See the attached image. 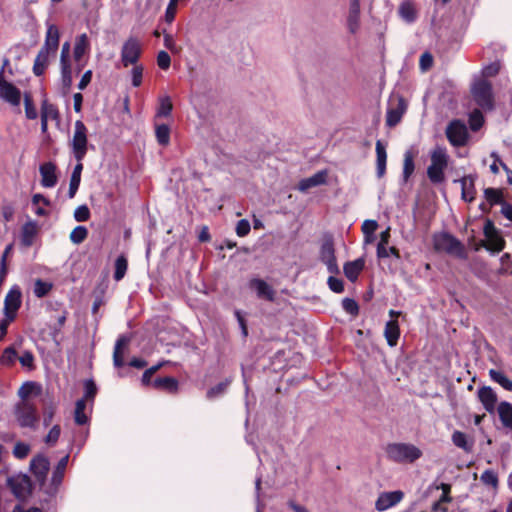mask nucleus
Returning a JSON list of instances; mask_svg holds the SVG:
<instances>
[{
  "label": "nucleus",
  "mask_w": 512,
  "mask_h": 512,
  "mask_svg": "<svg viewBox=\"0 0 512 512\" xmlns=\"http://www.w3.org/2000/svg\"><path fill=\"white\" fill-rule=\"evenodd\" d=\"M386 457L395 463H413L422 456V451L411 443H389L385 447Z\"/></svg>",
  "instance_id": "1"
},
{
  "label": "nucleus",
  "mask_w": 512,
  "mask_h": 512,
  "mask_svg": "<svg viewBox=\"0 0 512 512\" xmlns=\"http://www.w3.org/2000/svg\"><path fill=\"white\" fill-rule=\"evenodd\" d=\"M448 166V155L443 147H436L431 152V164L427 168V176L434 184L442 183L445 179L444 170Z\"/></svg>",
  "instance_id": "2"
},
{
  "label": "nucleus",
  "mask_w": 512,
  "mask_h": 512,
  "mask_svg": "<svg viewBox=\"0 0 512 512\" xmlns=\"http://www.w3.org/2000/svg\"><path fill=\"white\" fill-rule=\"evenodd\" d=\"M434 249L438 252H445L460 258L465 257L463 244L449 233L443 232L433 236Z\"/></svg>",
  "instance_id": "3"
},
{
  "label": "nucleus",
  "mask_w": 512,
  "mask_h": 512,
  "mask_svg": "<svg viewBox=\"0 0 512 512\" xmlns=\"http://www.w3.org/2000/svg\"><path fill=\"white\" fill-rule=\"evenodd\" d=\"M88 130L81 120H77L74 125V133L71 140L73 155L77 162H82L87 153Z\"/></svg>",
  "instance_id": "4"
},
{
  "label": "nucleus",
  "mask_w": 512,
  "mask_h": 512,
  "mask_svg": "<svg viewBox=\"0 0 512 512\" xmlns=\"http://www.w3.org/2000/svg\"><path fill=\"white\" fill-rule=\"evenodd\" d=\"M471 93L476 104L483 110L494 108L492 85L488 81L479 80L475 82L471 88Z\"/></svg>",
  "instance_id": "5"
},
{
  "label": "nucleus",
  "mask_w": 512,
  "mask_h": 512,
  "mask_svg": "<svg viewBox=\"0 0 512 512\" xmlns=\"http://www.w3.org/2000/svg\"><path fill=\"white\" fill-rule=\"evenodd\" d=\"M142 52L140 41L135 37H129L121 49V62L124 67L136 65Z\"/></svg>",
  "instance_id": "6"
},
{
  "label": "nucleus",
  "mask_w": 512,
  "mask_h": 512,
  "mask_svg": "<svg viewBox=\"0 0 512 512\" xmlns=\"http://www.w3.org/2000/svg\"><path fill=\"white\" fill-rule=\"evenodd\" d=\"M16 418L20 426L33 428L38 422L36 407L28 401L17 405Z\"/></svg>",
  "instance_id": "7"
},
{
  "label": "nucleus",
  "mask_w": 512,
  "mask_h": 512,
  "mask_svg": "<svg viewBox=\"0 0 512 512\" xmlns=\"http://www.w3.org/2000/svg\"><path fill=\"white\" fill-rule=\"evenodd\" d=\"M446 136L453 146H463L468 138L467 128L461 121L454 120L447 126Z\"/></svg>",
  "instance_id": "8"
},
{
  "label": "nucleus",
  "mask_w": 512,
  "mask_h": 512,
  "mask_svg": "<svg viewBox=\"0 0 512 512\" xmlns=\"http://www.w3.org/2000/svg\"><path fill=\"white\" fill-rule=\"evenodd\" d=\"M3 69L0 70V98L12 106H19L21 102V92L12 83L6 81L3 75Z\"/></svg>",
  "instance_id": "9"
},
{
  "label": "nucleus",
  "mask_w": 512,
  "mask_h": 512,
  "mask_svg": "<svg viewBox=\"0 0 512 512\" xmlns=\"http://www.w3.org/2000/svg\"><path fill=\"white\" fill-rule=\"evenodd\" d=\"M320 259L327 266L329 273L337 274L339 272L332 240L328 239L322 243Z\"/></svg>",
  "instance_id": "10"
},
{
  "label": "nucleus",
  "mask_w": 512,
  "mask_h": 512,
  "mask_svg": "<svg viewBox=\"0 0 512 512\" xmlns=\"http://www.w3.org/2000/svg\"><path fill=\"white\" fill-rule=\"evenodd\" d=\"M7 484L15 497L24 499L30 493V479L26 475H18L8 478Z\"/></svg>",
  "instance_id": "11"
},
{
  "label": "nucleus",
  "mask_w": 512,
  "mask_h": 512,
  "mask_svg": "<svg viewBox=\"0 0 512 512\" xmlns=\"http://www.w3.org/2000/svg\"><path fill=\"white\" fill-rule=\"evenodd\" d=\"M21 306V292L19 288H12L7 293L4 300V314L10 320H14L17 310Z\"/></svg>",
  "instance_id": "12"
},
{
  "label": "nucleus",
  "mask_w": 512,
  "mask_h": 512,
  "mask_svg": "<svg viewBox=\"0 0 512 512\" xmlns=\"http://www.w3.org/2000/svg\"><path fill=\"white\" fill-rule=\"evenodd\" d=\"M30 468L36 480L40 483V485H43L50 468L48 458L43 455H37L31 460Z\"/></svg>",
  "instance_id": "13"
},
{
  "label": "nucleus",
  "mask_w": 512,
  "mask_h": 512,
  "mask_svg": "<svg viewBox=\"0 0 512 512\" xmlns=\"http://www.w3.org/2000/svg\"><path fill=\"white\" fill-rule=\"evenodd\" d=\"M68 460H69V456L68 455H65L64 457H62L59 460V462H58L57 466L55 467V469L53 471V474H52L51 485L46 490L47 494L53 496V495H55L57 493L58 488H59V486L62 483L64 474H65V470H66V467H67V464H68Z\"/></svg>",
  "instance_id": "14"
},
{
  "label": "nucleus",
  "mask_w": 512,
  "mask_h": 512,
  "mask_svg": "<svg viewBox=\"0 0 512 512\" xmlns=\"http://www.w3.org/2000/svg\"><path fill=\"white\" fill-rule=\"evenodd\" d=\"M477 398L488 413L495 412L498 397L490 386L480 387L477 391Z\"/></svg>",
  "instance_id": "15"
},
{
  "label": "nucleus",
  "mask_w": 512,
  "mask_h": 512,
  "mask_svg": "<svg viewBox=\"0 0 512 512\" xmlns=\"http://www.w3.org/2000/svg\"><path fill=\"white\" fill-rule=\"evenodd\" d=\"M249 288L256 292V295L260 299H264L270 302L275 300V290L266 281L253 278L249 281Z\"/></svg>",
  "instance_id": "16"
},
{
  "label": "nucleus",
  "mask_w": 512,
  "mask_h": 512,
  "mask_svg": "<svg viewBox=\"0 0 512 512\" xmlns=\"http://www.w3.org/2000/svg\"><path fill=\"white\" fill-rule=\"evenodd\" d=\"M403 492L400 490L392 492H383L379 495L375 507L378 511H385L396 505L403 499Z\"/></svg>",
  "instance_id": "17"
},
{
  "label": "nucleus",
  "mask_w": 512,
  "mask_h": 512,
  "mask_svg": "<svg viewBox=\"0 0 512 512\" xmlns=\"http://www.w3.org/2000/svg\"><path fill=\"white\" fill-rule=\"evenodd\" d=\"M407 109V104L403 97H397V104L395 107H390L387 110L386 115V125L389 127L396 126L402 119L405 111Z\"/></svg>",
  "instance_id": "18"
},
{
  "label": "nucleus",
  "mask_w": 512,
  "mask_h": 512,
  "mask_svg": "<svg viewBox=\"0 0 512 512\" xmlns=\"http://www.w3.org/2000/svg\"><path fill=\"white\" fill-rule=\"evenodd\" d=\"M328 173L326 170H321L312 175L311 177L302 179L297 186L300 192H307L309 189L323 185L327 181Z\"/></svg>",
  "instance_id": "19"
},
{
  "label": "nucleus",
  "mask_w": 512,
  "mask_h": 512,
  "mask_svg": "<svg viewBox=\"0 0 512 512\" xmlns=\"http://www.w3.org/2000/svg\"><path fill=\"white\" fill-rule=\"evenodd\" d=\"M39 171L43 187L52 188L57 184L56 166L52 162L42 164Z\"/></svg>",
  "instance_id": "20"
},
{
  "label": "nucleus",
  "mask_w": 512,
  "mask_h": 512,
  "mask_svg": "<svg viewBox=\"0 0 512 512\" xmlns=\"http://www.w3.org/2000/svg\"><path fill=\"white\" fill-rule=\"evenodd\" d=\"M348 30L352 34H356L360 27V1L351 0L349 7V15L347 18Z\"/></svg>",
  "instance_id": "21"
},
{
  "label": "nucleus",
  "mask_w": 512,
  "mask_h": 512,
  "mask_svg": "<svg viewBox=\"0 0 512 512\" xmlns=\"http://www.w3.org/2000/svg\"><path fill=\"white\" fill-rule=\"evenodd\" d=\"M130 337L122 335L115 344L113 352V363L115 367H122L124 365V355L130 343Z\"/></svg>",
  "instance_id": "22"
},
{
  "label": "nucleus",
  "mask_w": 512,
  "mask_h": 512,
  "mask_svg": "<svg viewBox=\"0 0 512 512\" xmlns=\"http://www.w3.org/2000/svg\"><path fill=\"white\" fill-rule=\"evenodd\" d=\"M461 183V197L466 202H472L475 198V178L472 175L464 176L459 180Z\"/></svg>",
  "instance_id": "23"
},
{
  "label": "nucleus",
  "mask_w": 512,
  "mask_h": 512,
  "mask_svg": "<svg viewBox=\"0 0 512 512\" xmlns=\"http://www.w3.org/2000/svg\"><path fill=\"white\" fill-rule=\"evenodd\" d=\"M59 46V30L57 26L50 24L47 28L44 45L41 48H46V51L55 53Z\"/></svg>",
  "instance_id": "24"
},
{
  "label": "nucleus",
  "mask_w": 512,
  "mask_h": 512,
  "mask_svg": "<svg viewBox=\"0 0 512 512\" xmlns=\"http://www.w3.org/2000/svg\"><path fill=\"white\" fill-rule=\"evenodd\" d=\"M375 150L377 176L379 178H382L386 171L387 153L386 148L381 140L376 141Z\"/></svg>",
  "instance_id": "25"
},
{
  "label": "nucleus",
  "mask_w": 512,
  "mask_h": 512,
  "mask_svg": "<svg viewBox=\"0 0 512 512\" xmlns=\"http://www.w3.org/2000/svg\"><path fill=\"white\" fill-rule=\"evenodd\" d=\"M497 412L503 427L512 432V404L507 401L500 402Z\"/></svg>",
  "instance_id": "26"
},
{
  "label": "nucleus",
  "mask_w": 512,
  "mask_h": 512,
  "mask_svg": "<svg viewBox=\"0 0 512 512\" xmlns=\"http://www.w3.org/2000/svg\"><path fill=\"white\" fill-rule=\"evenodd\" d=\"M364 265L365 261L363 258H358L354 261L345 263L343 267L345 276L350 281L354 282L358 278L360 272L363 270Z\"/></svg>",
  "instance_id": "27"
},
{
  "label": "nucleus",
  "mask_w": 512,
  "mask_h": 512,
  "mask_svg": "<svg viewBox=\"0 0 512 512\" xmlns=\"http://www.w3.org/2000/svg\"><path fill=\"white\" fill-rule=\"evenodd\" d=\"M38 226L35 221L26 222L21 231V242L24 246L29 247L33 244L34 238L37 234Z\"/></svg>",
  "instance_id": "28"
},
{
  "label": "nucleus",
  "mask_w": 512,
  "mask_h": 512,
  "mask_svg": "<svg viewBox=\"0 0 512 512\" xmlns=\"http://www.w3.org/2000/svg\"><path fill=\"white\" fill-rule=\"evenodd\" d=\"M384 335H385V338H386L389 346H391V347L396 346L398 339H399V335H400V330H399V325H398L397 320L392 319L386 323Z\"/></svg>",
  "instance_id": "29"
},
{
  "label": "nucleus",
  "mask_w": 512,
  "mask_h": 512,
  "mask_svg": "<svg viewBox=\"0 0 512 512\" xmlns=\"http://www.w3.org/2000/svg\"><path fill=\"white\" fill-rule=\"evenodd\" d=\"M50 52L46 48H41L34 60L33 72L36 76L44 74L49 63Z\"/></svg>",
  "instance_id": "30"
},
{
  "label": "nucleus",
  "mask_w": 512,
  "mask_h": 512,
  "mask_svg": "<svg viewBox=\"0 0 512 512\" xmlns=\"http://www.w3.org/2000/svg\"><path fill=\"white\" fill-rule=\"evenodd\" d=\"M152 385L156 389L169 393H176L178 390V381L174 377L157 378L152 382Z\"/></svg>",
  "instance_id": "31"
},
{
  "label": "nucleus",
  "mask_w": 512,
  "mask_h": 512,
  "mask_svg": "<svg viewBox=\"0 0 512 512\" xmlns=\"http://www.w3.org/2000/svg\"><path fill=\"white\" fill-rule=\"evenodd\" d=\"M83 170L82 162H78L71 174L70 177V183H69V191L68 196L69 198H73L79 188L80 182H81V173Z\"/></svg>",
  "instance_id": "32"
},
{
  "label": "nucleus",
  "mask_w": 512,
  "mask_h": 512,
  "mask_svg": "<svg viewBox=\"0 0 512 512\" xmlns=\"http://www.w3.org/2000/svg\"><path fill=\"white\" fill-rule=\"evenodd\" d=\"M489 376L492 379V381L499 384L505 390L512 391V380L509 379L504 372L500 370L490 369Z\"/></svg>",
  "instance_id": "33"
},
{
  "label": "nucleus",
  "mask_w": 512,
  "mask_h": 512,
  "mask_svg": "<svg viewBox=\"0 0 512 512\" xmlns=\"http://www.w3.org/2000/svg\"><path fill=\"white\" fill-rule=\"evenodd\" d=\"M400 16L408 23L414 22L416 19V10L411 1H403L399 6Z\"/></svg>",
  "instance_id": "34"
},
{
  "label": "nucleus",
  "mask_w": 512,
  "mask_h": 512,
  "mask_svg": "<svg viewBox=\"0 0 512 512\" xmlns=\"http://www.w3.org/2000/svg\"><path fill=\"white\" fill-rule=\"evenodd\" d=\"M453 444L463 449L465 452H471L473 449V442H469L465 433L461 431H454L452 434Z\"/></svg>",
  "instance_id": "35"
},
{
  "label": "nucleus",
  "mask_w": 512,
  "mask_h": 512,
  "mask_svg": "<svg viewBox=\"0 0 512 512\" xmlns=\"http://www.w3.org/2000/svg\"><path fill=\"white\" fill-rule=\"evenodd\" d=\"M89 49V41L88 37L85 33L79 35L76 38L75 46H74V58L75 60H80L81 57L86 53Z\"/></svg>",
  "instance_id": "36"
},
{
  "label": "nucleus",
  "mask_w": 512,
  "mask_h": 512,
  "mask_svg": "<svg viewBox=\"0 0 512 512\" xmlns=\"http://www.w3.org/2000/svg\"><path fill=\"white\" fill-rule=\"evenodd\" d=\"M41 118H48L52 120L59 118L57 107L49 103L47 99H44L41 103Z\"/></svg>",
  "instance_id": "37"
},
{
  "label": "nucleus",
  "mask_w": 512,
  "mask_h": 512,
  "mask_svg": "<svg viewBox=\"0 0 512 512\" xmlns=\"http://www.w3.org/2000/svg\"><path fill=\"white\" fill-rule=\"evenodd\" d=\"M173 109V105L169 96H162L159 98V105L156 117H168Z\"/></svg>",
  "instance_id": "38"
},
{
  "label": "nucleus",
  "mask_w": 512,
  "mask_h": 512,
  "mask_svg": "<svg viewBox=\"0 0 512 512\" xmlns=\"http://www.w3.org/2000/svg\"><path fill=\"white\" fill-rule=\"evenodd\" d=\"M86 408L85 399H79L75 405L74 412V420L78 425H84L88 422V417L86 416L84 410Z\"/></svg>",
  "instance_id": "39"
},
{
  "label": "nucleus",
  "mask_w": 512,
  "mask_h": 512,
  "mask_svg": "<svg viewBox=\"0 0 512 512\" xmlns=\"http://www.w3.org/2000/svg\"><path fill=\"white\" fill-rule=\"evenodd\" d=\"M390 239V228H387L385 231L380 234V241L377 245V256L378 258H386L387 254V245Z\"/></svg>",
  "instance_id": "40"
},
{
  "label": "nucleus",
  "mask_w": 512,
  "mask_h": 512,
  "mask_svg": "<svg viewBox=\"0 0 512 512\" xmlns=\"http://www.w3.org/2000/svg\"><path fill=\"white\" fill-rule=\"evenodd\" d=\"M61 80L64 93H67L72 85V71L69 63H61Z\"/></svg>",
  "instance_id": "41"
},
{
  "label": "nucleus",
  "mask_w": 512,
  "mask_h": 512,
  "mask_svg": "<svg viewBox=\"0 0 512 512\" xmlns=\"http://www.w3.org/2000/svg\"><path fill=\"white\" fill-rule=\"evenodd\" d=\"M157 141L160 145L166 146L170 141V128L166 124L157 125L155 129Z\"/></svg>",
  "instance_id": "42"
},
{
  "label": "nucleus",
  "mask_w": 512,
  "mask_h": 512,
  "mask_svg": "<svg viewBox=\"0 0 512 512\" xmlns=\"http://www.w3.org/2000/svg\"><path fill=\"white\" fill-rule=\"evenodd\" d=\"M128 267V262L125 256L121 255L119 256L115 261V272H114V279L116 281H120L124 278L126 271Z\"/></svg>",
  "instance_id": "43"
},
{
  "label": "nucleus",
  "mask_w": 512,
  "mask_h": 512,
  "mask_svg": "<svg viewBox=\"0 0 512 512\" xmlns=\"http://www.w3.org/2000/svg\"><path fill=\"white\" fill-rule=\"evenodd\" d=\"M414 159L413 155L410 151L405 152L404 154V162H403V179L407 181L409 177L414 172Z\"/></svg>",
  "instance_id": "44"
},
{
  "label": "nucleus",
  "mask_w": 512,
  "mask_h": 512,
  "mask_svg": "<svg viewBox=\"0 0 512 512\" xmlns=\"http://www.w3.org/2000/svg\"><path fill=\"white\" fill-rule=\"evenodd\" d=\"M229 384H230V380H225L223 382L218 383L217 385H215L214 387H211L207 391L206 397L209 400H212V399H215V398L223 395L225 393L226 389L228 388Z\"/></svg>",
  "instance_id": "45"
},
{
  "label": "nucleus",
  "mask_w": 512,
  "mask_h": 512,
  "mask_svg": "<svg viewBox=\"0 0 512 512\" xmlns=\"http://www.w3.org/2000/svg\"><path fill=\"white\" fill-rule=\"evenodd\" d=\"M24 106H25V115L28 119L34 120L37 118L38 113L36 107L33 103V99L30 93L24 94Z\"/></svg>",
  "instance_id": "46"
},
{
  "label": "nucleus",
  "mask_w": 512,
  "mask_h": 512,
  "mask_svg": "<svg viewBox=\"0 0 512 512\" xmlns=\"http://www.w3.org/2000/svg\"><path fill=\"white\" fill-rule=\"evenodd\" d=\"M88 236V230L85 226H77L70 233V240L74 244L82 243Z\"/></svg>",
  "instance_id": "47"
},
{
  "label": "nucleus",
  "mask_w": 512,
  "mask_h": 512,
  "mask_svg": "<svg viewBox=\"0 0 512 512\" xmlns=\"http://www.w3.org/2000/svg\"><path fill=\"white\" fill-rule=\"evenodd\" d=\"M488 245L487 249L492 250L494 252H500L505 247V241L504 239L499 235V233L487 237Z\"/></svg>",
  "instance_id": "48"
},
{
  "label": "nucleus",
  "mask_w": 512,
  "mask_h": 512,
  "mask_svg": "<svg viewBox=\"0 0 512 512\" xmlns=\"http://www.w3.org/2000/svg\"><path fill=\"white\" fill-rule=\"evenodd\" d=\"M484 122V117L479 109L473 110L469 115V125L471 130H479Z\"/></svg>",
  "instance_id": "49"
},
{
  "label": "nucleus",
  "mask_w": 512,
  "mask_h": 512,
  "mask_svg": "<svg viewBox=\"0 0 512 512\" xmlns=\"http://www.w3.org/2000/svg\"><path fill=\"white\" fill-rule=\"evenodd\" d=\"M52 287L51 283L37 279L34 284V294L38 298H42L51 291Z\"/></svg>",
  "instance_id": "50"
},
{
  "label": "nucleus",
  "mask_w": 512,
  "mask_h": 512,
  "mask_svg": "<svg viewBox=\"0 0 512 512\" xmlns=\"http://www.w3.org/2000/svg\"><path fill=\"white\" fill-rule=\"evenodd\" d=\"M17 359V352L13 347H7L4 349L1 357L0 363L5 366H11L15 363Z\"/></svg>",
  "instance_id": "51"
},
{
  "label": "nucleus",
  "mask_w": 512,
  "mask_h": 512,
  "mask_svg": "<svg viewBox=\"0 0 512 512\" xmlns=\"http://www.w3.org/2000/svg\"><path fill=\"white\" fill-rule=\"evenodd\" d=\"M484 196L486 198V200L491 204V205H494V204H502L503 201H502V192L501 190L499 189H495V188H486L484 190Z\"/></svg>",
  "instance_id": "52"
},
{
  "label": "nucleus",
  "mask_w": 512,
  "mask_h": 512,
  "mask_svg": "<svg viewBox=\"0 0 512 512\" xmlns=\"http://www.w3.org/2000/svg\"><path fill=\"white\" fill-rule=\"evenodd\" d=\"M378 223L375 220H365L362 224V231L366 236V242L371 241L370 236L377 230Z\"/></svg>",
  "instance_id": "53"
},
{
  "label": "nucleus",
  "mask_w": 512,
  "mask_h": 512,
  "mask_svg": "<svg viewBox=\"0 0 512 512\" xmlns=\"http://www.w3.org/2000/svg\"><path fill=\"white\" fill-rule=\"evenodd\" d=\"M74 218L78 222L87 221L90 218V210L87 205H80L74 211Z\"/></svg>",
  "instance_id": "54"
},
{
  "label": "nucleus",
  "mask_w": 512,
  "mask_h": 512,
  "mask_svg": "<svg viewBox=\"0 0 512 512\" xmlns=\"http://www.w3.org/2000/svg\"><path fill=\"white\" fill-rule=\"evenodd\" d=\"M481 481L492 487H496L498 485V477L497 474L492 470H486L481 475Z\"/></svg>",
  "instance_id": "55"
},
{
  "label": "nucleus",
  "mask_w": 512,
  "mask_h": 512,
  "mask_svg": "<svg viewBox=\"0 0 512 512\" xmlns=\"http://www.w3.org/2000/svg\"><path fill=\"white\" fill-rule=\"evenodd\" d=\"M131 77H132V85L134 87H139L142 83V77H143V67L141 65H133L132 71H131Z\"/></svg>",
  "instance_id": "56"
},
{
  "label": "nucleus",
  "mask_w": 512,
  "mask_h": 512,
  "mask_svg": "<svg viewBox=\"0 0 512 512\" xmlns=\"http://www.w3.org/2000/svg\"><path fill=\"white\" fill-rule=\"evenodd\" d=\"M30 451V446L23 442H18L14 446L13 454L18 459L25 458Z\"/></svg>",
  "instance_id": "57"
},
{
  "label": "nucleus",
  "mask_w": 512,
  "mask_h": 512,
  "mask_svg": "<svg viewBox=\"0 0 512 512\" xmlns=\"http://www.w3.org/2000/svg\"><path fill=\"white\" fill-rule=\"evenodd\" d=\"M342 307L347 313L351 315H356L359 311L357 302L350 298H344L342 300Z\"/></svg>",
  "instance_id": "58"
},
{
  "label": "nucleus",
  "mask_w": 512,
  "mask_h": 512,
  "mask_svg": "<svg viewBox=\"0 0 512 512\" xmlns=\"http://www.w3.org/2000/svg\"><path fill=\"white\" fill-rule=\"evenodd\" d=\"M85 394L84 398L86 400H92L96 396L97 387L93 380H86L84 383Z\"/></svg>",
  "instance_id": "59"
},
{
  "label": "nucleus",
  "mask_w": 512,
  "mask_h": 512,
  "mask_svg": "<svg viewBox=\"0 0 512 512\" xmlns=\"http://www.w3.org/2000/svg\"><path fill=\"white\" fill-rule=\"evenodd\" d=\"M157 64L161 69L167 70L171 64L170 55L166 51H160L157 55Z\"/></svg>",
  "instance_id": "60"
},
{
  "label": "nucleus",
  "mask_w": 512,
  "mask_h": 512,
  "mask_svg": "<svg viewBox=\"0 0 512 512\" xmlns=\"http://www.w3.org/2000/svg\"><path fill=\"white\" fill-rule=\"evenodd\" d=\"M250 229H251V226H250L249 221L246 219H241L240 221L237 222L236 234L239 237H244V236L248 235V233L250 232Z\"/></svg>",
  "instance_id": "61"
},
{
  "label": "nucleus",
  "mask_w": 512,
  "mask_h": 512,
  "mask_svg": "<svg viewBox=\"0 0 512 512\" xmlns=\"http://www.w3.org/2000/svg\"><path fill=\"white\" fill-rule=\"evenodd\" d=\"M329 288L335 293H341L344 290V284L341 279L330 276L328 278Z\"/></svg>",
  "instance_id": "62"
},
{
  "label": "nucleus",
  "mask_w": 512,
  "mask_h": 512,
  "mask_svg": "<svg viewBox=\"0 0 512 512\" xmlns=\"http://www.w3.org/2000/svg\"><path fill=\"white\" fill-rule=\"evenodd\" d=\"M60 436V427L58 425H55L51 428L49 433L47 434L45 438V442L50 445H54Z\"/></svg>",
  "instance_id": "63"
},
{
  "label": "nucleus",
  "mask_w": 512,
  "mask_h": 512,
  "mask_svg": "<svg viewBox=\"0 0 512 512\" xmlns=\"http://www.w3.org/2000/svg\"><path fill=\"white\" fill-rule=\"evenodd\" d=\"M19 362L23 367L32 368L34 364V356L32 352L25 351L19 358Z\"/></svg>",
  "instance_id": "64"
}]
</instances>
